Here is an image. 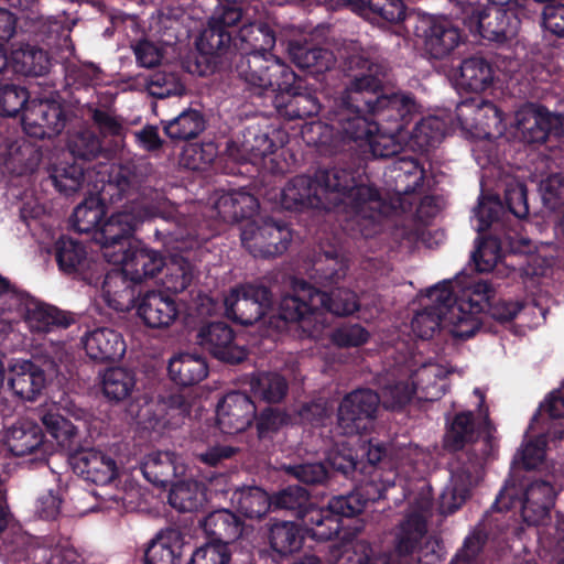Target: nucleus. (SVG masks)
Instances as JSON below:
<instances>
[{
  "instance_id": "1",
  "label": "nucleus",
  "mask_w": 564,
  "mask_h": 564,
  "mask_svg": "<svg viewBox=\"0 0 564 564\" xmlns=\"http://www.w3.org/2000/svg\"><path fill=\"white\" fill-rule=\"evenodd\" d=\"M357 173L351 167L334 166L318 169L313 177L296 175L282 188L281 206L296 212H341L347 235L371 238L380 231L388 206L376 187L357 182Z\"/></svg>"
},
{
  "instance_id": "2",
  "label": "nucleus",
  "mask_w": 564,
  "mask_h": 564,
  "mask_svg": "<svg viewBox=\"0 0 564 564\" xmlns=\"http://www.w3.org/2000/svg\"><path fill=\"white\" fill-rule=\"evenodd\" d=\"M349 84L338 98L325 109L323 118L333 133L334 148L338 152L355 151L365 138L378 131L372 115L365 104L368 95L366 72L351 64V56L345 63Z\"/></svg>"
},
{
  "instance_id": "3",
  "label": "nucleus",
  "mask_w": 564,
  "mask_h": 564,
  "mask_svg": "<svg viewBox=\"0 0 564 564\" xmlns=\"http://www.w3.org/2000/svg\"><path fill=\"white\" fill-rule=\"evenodd\" d=\"M21 321L37 335L67 329L75 323L69 312L34 299L0 274V343Z\"/></svg>"
},
{
  "instance_id": "4",
  "label": "nucleus",
  "mask_w": 564,
  "mask_h": 564,
  "mask_svg": "<svg viewBox=\"0 0 564 564\" xmlns=\"http://www.w3.org/2000/svg\"><path fill=\"white\" fill-rule=\"evenodd\" d=\"M351 64L366 72L368 95H366L368 111L372 115L378 131L388 133H404L414 118L419 115V106L412 94H381L387 76L386 67L364 55H351Z\"/></svg>"
},
{
  "instance_id": "5",
  "label": "nucleus",
  "mask_w": 564,
  "mask_h": 564,
  "mask_svg": "<svg viewBox=\"0 0 564 564\" xmlns=\"http://www.w3.org/2000/svg\"><path fill=\"white\" fill-rule=\"evenodd\" d=\"M455 1L460 4L464 24L488 41L505 43L512 40L521 23L528 20L516 0H487L486 6L470 0Z\"/></svg>"
},
{
  "instance_id": "6",
  "label": "nucleus",
  "mask_w": 564,
  "mask_h": 564,
  "mask_svg": "<svg viewBox=\"0 0 564 564\" xmlns=\"http://www.w3.org/2000/svg\"><path fill=\"white\" fill-rule=\"evenodd\" d=\"M245 10L238 0H219L206 25L196 39L197 67H219L232 51L234 36L242 22Z\"/></svg>"
},
{
  "instance_id": "7",
  "label": "nucleus",
  "mask_w": 564,
  "mask_h": 564,
  "mask_svg": "<svg viewBox=\"0 0 564 564\" xmlns=\"http://www.w3.org/2000/svg\"><path fill=\"white\" fill-rule=\"evenodd\" d=\"M496 433L497 429L488 413L485 414L482 422L477 423L473 411H460L455 413L451 420H446L443 445L448 453L456 454L455 458L462 453L471 451L482 456L484 445L488 440L492 445V451L484 457L485 466L497 457L499 441Z\"/></svg>"
},
{
  "instance_id": "8",
  "label": "nucleus",
  "mask_w": 564,
  "mask_h": 564,
  "mask_svg": "<svg viewBox=\"0 0 564 564\" xmlns=\"http://www.w3.org/2000/svg\"><path fill=\"white\" fill-rule=\"evenodd\" d=\"M555 489L551 481L534 479L524 489L506 485L496 497L491 509L497 512L519 508L528 525H544L555 501Z\"/></svg>"
},
{
  "instance_id": "9",
  "label": "nucleus",
  "mask_w": 564,
  "mask_h": 564,
  "mask_svg": "<svg viewBox=\"0 0 564 564\" xmlns=\"http://www.w3.org/2000/svg\"><path fill=\"white\" fill-rule=\"evenodd\" d=\"M482 451V456L471 451L459 454L449 463L451 478L438 497V509L442 514L455 513L470 497V489L484 470V457L492 451L490 441L485 442Z\"/></svg>"
},
{
  "instance_id": "10",
  "label": "nucleus",
  "mask_w": 564,
  "mask_h": 564,
  "mask_svg": "<svg viewBox=\"0 0 564 564\" xmlns=\"http://www.w3.org/2000/svg\"><path fill=\"white\" fill-rule=\"evenodd\" d=\"M107 262L120 265V271L105 273L102 291L110 294L113 280H130L132 283H141L155 278L165 265V257L162 252L148 247L140 240H134L122 252L116 256L107 254Z\"/></svg>"
},
{
  "instance_id": "11",
  "label": "nucleus",
  "mask_w": 564,
  "mask_h": 564,
  "mask_svg": "<svg viewBox=\"0 0 564 564\" xmlns=\"http://www.w3.org/2000/svg\"><path fill=\"white\" fill-rule=\"evenodd\" d=\"M241 243L254 258H273L285 252L292 240L284 221L272 217L249 220L241 229Z\"/></svg>"
},
{
  "instance_id": "12",
  "label": "nucleus",
  "mask_w": 564,
  "mask_h": 564,
  "mask_svg": "<svg viewBox=\"0 0 564 564\" xmlns=\"http://www.w3.org/2000/svg\"><path fill=\"white\" fill-rule=\"evenodd\" d=\"M274 294L263 281L246 283L226 299V312L235 322L253 325L273 311Z\"/></svg>"
},
{
  "instance_id": "13",
  "label": "nucleus",
  "mask_w": 564,
  "mask_h": 564,
  "mask_svg": "<svg viewBox=\"0 0 564 564\" xmlns=\"http://www.w3.org/2000/svg\"><path fill=\"white\" fill-rule=\"evenodd\" d=\"M53 254L63 274L89 285H102L105 269L101 263L88 257L86 246L82 241L63 235L54 242Z\"/></svg>"
},
{
  "instance_id": "14",
  "label": "nucleus",
  "mask_w": 564,
  "mask_h": 564,
  "mask_svg": "<svg viewBox=\"0 0 564 564\" xmlns=\"http://www.w3.org/2000/svg\"><path fill=\"white\" fill-rule=\"evenodd\" d=\"M7 367L10 389L25 401H35L47 381L58 373V364L51 357L43 360L15 359Z\"/></svg>"
},
{
  "instance_id": "15",
  "label": "nucleus",
  "mask_w": 564,
  "mask_h": 564,
  "mask_svg": "<svg viewBox=\"0 0 564 564\" xmlns=\"http://www.w3.org/2000/svg\"><path fill=\"white\" fill-rule=\"evenodd\" d=\"M380 398L370 389H358L344 397L338 406L337 422L345 435H362L373 425Z\"/></svg>"
},
{
  "instance_id": "16",
  "label": "nucleus",
  "mask_w": 564,
  "mask_h": 564,
  "mask_svg": "<svg viewBox=\"0 0 564 564\" xmlns=\"http://www.w3.org/2000/svg\"><path fill=\"white\" fill-rule=\"evenodd\" d=\"M189 241L188 246L184 241V247H180L181 253L171 256L170 261H165L164 268L166 269L165 275L162 280L163 286L166 291L177 294L187 290L195 276L197 275V257L202 256L204 245L209 240V237L195 236L187 234Z\"/></svg>"
},
{
  "instance_id": "17",
  "label": "nucleus",
  "mask_w": 564,
  "mask_h": 564,
  "mask_svg": "<svg viewBox=\"0 0 564 564\" xmlns=\"http://www.w3.org/2000/svg\"><path fill=\"white\" fill-rule=\"evenodd\" d=\"M144 215L141 210L124 209L113 213L102 221L94 236L101 247L102 257L107 261V254L122 252L130 243L134 231L143 223Z\"/></svg>"
},
{
  "instance_id": "18",
  "label": "nucleus",
  "mask_w": 564,
  "mask_h": 564,
  "mask_svg": "<svg viewBox=\"0 0 564 564\" xmlns=\"http://www.w3.org/2000/svg\"><path fill=\"white\" fill-rule=\"evenodd\" d=\"M65 124L64 107L55 99H33L22 115L23 131L35 140L51 139L59 134Z\"/></svg>"
},
{
  "instance_id": "19",
  "label": "nucleus",
  "mask_w": 564,
  "mask_h": 564,
  "mask_svg": "<svg viewBox=\"0 0 564 564\" xmlns=\"http://www.w3.org/2000/svg\"><path fill=\"white\" fill-rule=\"evenodd\" d=\"M196 338L203 349L223 362L236 365L247 358V349L237 341L235 330L226 322L202 326Z\"/></svg>"
},
{
  "instance_id": "20",
  "label": "nucleus",
  "mask_w": 564,
  "mask_h": 564,
  "mask_svg": "<svg viewBox=\"0 0 564 564\" xmlns=\"http://www.w3.org/2000/svg\"><path fill=\"white\" fill-rule=\"evenodd\" d=\"M73 470L86 481L105 486L119 476L116 459L95 447H78L68 455Z\"/></svg>"
},
{
  "instance_id": "21",
  "label": "nucleus",
  "mask_w": 564,
  "mask_h": 564,
  "mask_svg": "<svg viewBox=\"0 0 564 564\" xmlns=\"http://www.w3.org/2000/svg\"><path fill=\"white\" fill-rule=\"evenodd\" d=\"M467 290L468 302L465 307L486 313L500 324L513 321L524 307L520 301L496 299L494 285L485 280L471 282Z\"/></svg>"
},
{
  "instance_id": "22",
  "label": "nucleus",
  "mask_w": 564,
  "mask_h": 564,
  "mask_svg": "<svg viewBox=\"0 0 564 564\" xmlns=\"http://www.w3.org/2000/svg\"><path fill=\"white\" fill-rule=\"evenodd\" d=\"M427 296L433 301V304L417 311L411 321L413 334L423 340L431 339L441 327L445 328L447 314H453L451 312L452 290L449 282L431 288Z\"/></svg>"
},
{
  "instance_id": "23",
  "label": "nucleus",
  "mask_w": 564,
  "mask_h": 564,
  "mask_svg": "<svg viewBox=\"0 0 564 564\" xmlns=\"http://www.w3.org/2000/svg\"><path fill=\"white\" fill-rule=\"evenodd\" d=\"M455 115L463 127L471 126L480 129L486 138L501 134L505 130L503 112L492 101L479 96L459 101Z\"/></svg>"
},
{
  "instance_id": "24",
  "label": "nucleus",
  "mask_w": 564,
  "mask_h": 564,
  "mask_svg": "<svg viewBox=\"0 0 564 564\" xmlns=\"http://www.w3.org/2000/svg\"><path fill=\"white\" fill-rule=\"evenodd\" d=\"M317 288L310 284L303 279L293 278L291 281V290L282 295L276 315L285 324L303 323L319 312L318 302L315 301Z\"/></svg>"
},
{
  "instance_id": "25",
  "label": "nucleus",
  "mask_w": 564,
  "mask_h": 564,
  "mask_svg": "<svg viewBox=\"0 0 564 564\" xmlns=\"http://www.w3.org/2000/svg\"><path fill=\"white\" fill-rule=\"evenodd\" d=\"M257 406L251 398L240 391L225 394L216 408L218 429L227 435L246 431L254 421Z\"/></svg>"
},
{
  "instance_id": "26",
  "label": "nucleus",
  "mask_w": 564,
  "mask_h": 564,
  "mask_svg": "<svg viewBox=\"0 0 564 564\" xmlns=\"http://www.w3.org/2000/svg\"><path fill=\"white\" fill-rule=\"evenodd\" d=\"M563 117L541 105H530L517 113V129L529 144L544 143L549 135H558Z\"/></svg>"
},
{
  "instance_id": "27",
  "label": "nucleus",
  "mask_w": 564,
  "mask_h": 564,
  "mask_svg": "<svg viewBox=\"0 0 564 564\" xmlns=\"http://www.w3.org/2000/svg\"><path fill=\"white\" fill-rule=\"evenodd\" d=\"M271 54L235 53L226 54V62L219 67L212 68L204 65L199 75L205 76L216 72L230 70L236 74L245 84L253 89L261 90Z\"/></svg>"
},
{
  "instance_id": "28",
  "label": "nucleus",
  "mask_w": 564,
  "mask_h": 564,
  "mask_svg": "<svg viewBox=\"0 0 564 564\" xmlns=\"http://www.w3.org/2000/svg\"><path fill=\"white\" fill-rule=\"evenodd\" d=\"M417 31L422 32L425 52L435 59L448 56L463 39L459 29L443 17L423 19Z\"/></svg>"
},
{
  "instance_id": "29",
  "label": "nucleus",
  "mask_w": 564,
  "mask_h": 564,
  "mask_svg": "<svg viewBox=\"0 0 564 564\" xmlns=\"http://www.w3.org/2000/svg\"><path fill=\"white\" fill-rule=\"evenodd\" d=\"M330 7H345L372 23L398 24L406 18L403 0H330Z\"/></svg>"
},
{
  "instance_id": "30",
  "label": "nucleus",
  "mask_w": 564,
  "mask_h": 564,
  "mask_svg": "<svg viewBox=\"0 0 564 564\" xmlns=\"http://www.w3.org/2000/svg\"><path fill=\"white\" fill-rule=\"evenodd\" d=\"M264 540L271 558L281 562L302 549L304 532L296 522L276 520L267 524Z\"/></svg>"
},
{
  "instance_id": "31",
  "label": "nucleus",
  "mask_w": 564,
  "mask_h": 564,
  "mask_svg": "<svg viewBox=\"0 0 564 564\" xmlns=\"http://www.w3.org/2000/svg\"><path fill=\"white\" fill-rule=\"evenodd\" d=\"M274 105L279 113L290 120L312 118L326 109L323 108L316 90L310 88L305 80L301 88L276 95Z\"/></svg>"
},
{
  "instance_id": "32",
  "label": "nucleus",
  "mask_w": 564,
  "mask_h": 564,
  "mask_svg": "<svg viewBox=\"0 0 564 564\" xmlns=\"http://www.w3.org/2000/svg\"><path fill=\"white\" fill-rule=\"evenodd\" d=\"M87 356L98 362L115 361L126 352L122 335L109 327H97L82 337Z\"/></svg>"
},
{
  "instance_id": "33",
  "label": "nucleus",
  "mask_w": 564,
  "mask_h": 564,
  "mask_svg": "<svg viewBox=\"0 0 564 564\" xmlns=\"http://www.w3.org/2000/svg\"><path fill=\"white\" fill-rule=\"evenodd\" d=\"M137 313L150 328H167L178 316L175 301L161 291H149L140 300Z\"/></svg>"
},
{
  "instance_id": "34",
  "label": "nucleus",
  "mask_w": 564,
  "mask_h": 564,
  "mask_svg": "<svg viewBox=\"0 0 564 564\" xmlns=\"http://www.w3.org/2000/svg\"><path fill=\"white\" fill-rule=\"evenodd\" d=\"M208 542L228 546L242 536L245 522L228 509L209 512L200 522Z\"/></svg>"
},
{
  "instance_id": "35",
  "label": "nucleus",
  "mask_w": 564,
  "mask_h": 564,
  "mask_svg": "<svg viewBox=\"0 0 564 564\" xmlns=\"http://www.w3.org/2000/svg\"><path fill=\"white\" fill-rule=\"evenodd\" d=\"M388 169L389 183L397 195H411L422 189L425 171L419 160L405 155L397 156Z\"/></svg>"
},
{
  "instance_id": "36",
  "label": "nucleus",
  "mask_w": 564,
  "mask_h": 564,
  "mask_svg": "<svg viewBox=\"0 0 564 564\" xmlns=\"http://www.w3.org/2000/svg\"><path fill=\"white\" fill-rule=\"evenodd\" d=\"M177 460L178 456L173 452H153L142 458L140 470L153 486L165 488L184 473V466Z\"/></svg>"
},
{
  "instance_id": "37",
  "label": "nucleus",
  "mask_w": 564,
  "mask_h": 564,
  "mask_svg": "<svg viewBox=\"0 0 564 564\" xmlns=\"http://www.w3.org/2000/svg\"><path fill=\"white\" fill-rule=\"evenodd\" d=\"M51 65L48 53L29 43H21L14 46L11 50L8 62V67H10L14 74L24 77L44 76L48 73Z\"/></svg>"
},
{
  "instance_id": "38",
  "label": "nucleus",
  "mask_w": 564,
  "mask_h": 564,
  "mask_svg": "<svg viewBox=\"0 0 564 564\" xmlns=\"http://www.w3.org/2000/svg\"><path fill=\"white\" fill-rule=\"evenodd\" d=\"M495 80V67L491 61L482 55L464 58L459 66L457 86L459 89L480 94L490 88Z\"/></svg>"
},
{
  "instance_id": "39",
  "label": "nucleus",
  "mask_w": 564,
  "mask_h": 564,
  "mask_svg": "<svg viewBox=\"0 0 564 564\" xmlns=\"http://www.w3.org/2000/svg\"><path fill=\"white\" fill-rule=\"evenodd\" d=\"M275 45V32L265 22L242 24L234 36L232 52L270 54Z\"/></svg>"
},
{
  "instance_id": "40",
  "label": "nucleus",
  "mask_w": 564,
  "mask_h": 564,
  "mask_svg": "<svg viewBox=\"0 0 564 564\" xmlns=\"http://www.w3.org/2000/svg\"><path fill=\"white\" fill-rule=\"evenodd\" d=\"M170 379L181 388L194 387L207 378L209 366L207 359L197 354L181 352L170 359Z\"/></svg>"
},
{
  "instance_id": "41",
  "label": "nucleus",
  "mask_w": 564,
  "mask_h": 564,
  "mask_svg": "<svg viewBox=\"0 0 564 564\" xmlns=\"http://www.w3.org/2000/svg\"><path fill=\"white\" fill-rule=\"evenodd\" d=\"M288 53L291 61L300 68L319 75L329 70L336 59L328 48L317 46L312 42L290 41Z\"/></svg>"
},
{
  "instance_id": "42",
  "label": "nucleus",
  "mask_w": 564,
  "mask_h": 564,
  "mask_svg": "<svg viewBox=\"0 0 564 564\" xmlns=\"http://www.w3.org/2000/svg\"><path fill=\"white\" fill-rule=\"evenodd\" d=\"M348 271L347 260L339 253L337 248L317 252L308 269V276L315 284L328 286L337 284L345 278Z\"/></svg>"
},
{
  "instance_id": "43",
  "label": "nucleus",
  "mask_w": 564,
  "mask_h": 564,
  "mask_svg": "<svg viewBox=\"0 0 564 564\" xmlns=\"http://www.w3.org/2000/svg\"><path fill=\"white\" fill-rule=\"evenodd\" d=\"M4 443L14 456L32 454L44 443L43 430L31 420H19L7 430Z\"/></svg>"
},
{
  "instance_id": "44",
  "label": "nucleus",
  "mask_w": 564,
  "mask_h": 564,
  "mask_svg": "<svg viewBox=\"0 0 564 564\" xmlns=\"http://www.w3.org/2000/svg\"><path fill=\"white\" fill-rule=\"evenodd\" d=\"M398 139H405L404 133H388L380 129L365 138L355 150L352 165L359 167L360 162L367 159H390L397 156L401 151Z\"/></svg>"
},
{
  "instance_id": "45",
  "label": "nucleus",
  "mask_w": 564,
  "mask_h": 564,
  "mask_svg": "<svg viewBox=\"0 0 564 564\" xmlns=\"http://www.w3.org/2000/svg\"><path fill=\"white\" fill-rule=\"evenodd\" d=\"M214 207L224 221L239 223L256 214L259 202L256 196L243 189H232L220 195Z\"/></svg>"
},
{
  "instance_id": "46",
  "label": "nucleus",
  "mask_w": 564,
  "mask_h": 564,
  "mask_svg": "<svg viewBox=\"0 0 564 564\" xmlns=\"http://www.w3.org/2000/svg\"><path fill=\"white\" fill-rule=\"evenodd\" d=\"M468 302V290L466 289L460 297H455L452 292L451 312L446 316V327L453 337L458 339H469L476 335L480 328V321L475 316L480 312H474L465 307Z\"/></svg>"
},
{
  "instance_id": "47",
  "label": "nucleus",
  "mask_w": 564,
  "mask_h": 564,
  "mask_svg": "<svg viewBox=\"0 0 564 564\" xmlns=\"http://www.w3.org/2000/svg\"><path fill=\"white\" fill-rule=\"evenodd\" d=\"M395 473L390 471L387 477L381 470H370L359 475L354 481L358 485L356 494L362 501L364 508L368 502H377L381 499H389V492L395 489Z\"/></svg>"
},
{
  "instance_id": "48",
  "label": "nucleus",
  "mask_w": 564,
  "mask_h": 564,
  "mask_svg": "<svg viewBox=\"0 0 564 564\" xmlns=\"http://www.w3.org/2000/svg\"><path fill=\"white\" fill-rule=\"evenodd\" d=\"M237 510L246 518L262 519L273 507L272 496L258 486H246L232 495Z\"/></svg>"
},
{
  "instance_id": "49",
  "label": "nucleus",
  "mask_w": 564,
  "mask_h": 564,
  "mask_svg": "<svg viewBox=\"0 0 564 564\" xmlns=\"http://www.w3.org/2000/svg\"><path fill=\"white\" fill-rule=\"evenodd\" d=\"M164 133L174 141H188L197 138L206 128L204 115L187 108L175 118L162 121Z\"/></svg>"
},
{
  "instance_id": "50",
  "label": "nucleus",
  "mask_w": 564,
  "mask_h": 564,
  "mask_svg": "<svg viewBox=\"0 0 564 564\" xmlns=\"http://www.w3.org/2000/svg\"><path fill=\"white\" fill-rule=\"evenodd\" d=\"M203 485L196 480H180L172 484L169 503L180 512H195L206 503Z\"/></svg>"
},
{
  "instance_id": "51",
  "label": "nucleus",
  "mask_w": 564,
  "mask_h": 564,
  "mask_svg": "<svg viewBox=\"0 0 564 564\" xmlns=\"http://www.w3.org/2000/svg\"><path fill=\"white\" fill-rule=\"evenodd\" d=\"M104 200V197L90 195L76 206L72 214L73 228L80 234L93 232L95 236L106 215Z\"/></svg>"
},
{
  "instance_id": "52",
  "label": "nucleus",
  "mask_w": 564,
  "mask_h": 564,
  "mask_svg": "<svg viewBox=\"0 0 564 564\" xmlns=\"http://www.w3.org/2000/svg\"><path fill=\"white\" fill-rule=\"evenodd\" d=\"M272 501L274 509L285 510L301 521L316 507L310 491L299 485H290L276 491L272 496Z\"/></svg>"
},
{
  "instance_id": "53",
  "label": "nucleus",
  "mask_w": 564,
  "mask_h": 564,
  "mask_svg": "<svg viewBox=\"0 0 564 564\" xmlns=\"http://www.w3.org/2000/svg\"><path fill=\"white\" fill-rule=\"evenodd\" d=\"M302 82L304 79L296 75L291 66L271 55L260 91L271 89L276 91V95L286 94L301 88Z\"/></svg>"
},
{
  "instance_id": "54",
  "label": "nucleus",
  "mask_w": 564,
  "mask_h": 564,
  "mask_svg": "<svg viewBox=\"0 0 564 564\" xmlns=\"http://www.w3.org/2000/svg\"><path fill=\"white\" fill-rule=\"evenodd\" d=\"M446 134L445 122L435 116L421 118L412 129H406L405 138H409L414 145L422 151H429L437 147Z\"/></svg>"
},
{
  "instance_id": "55",
  "label": "nucleus",
  "mask_w": 564,
  "mask_h": 564,
  "mask_svg": "<svg viewBox=\"0 0 564 564\" xmlns=\"http://www.w3.org/2000/svg\"><path fill=\"white\" fill-rule=\"evenodd\" d=\"M85 170L83 163L65 161L51 167L48 178L59 194L72 196L82 188Z\"/></svg>"
},
{
  "instance_id": "56",
  "label": "nucleus",
  "mask_w": 564,
  "mask_h": 564,
  "mask_svg": "<svg viewBox=\"0 0 564 564\" xmlns=\"http://www.w3.org/2000/svg\"><path fill=\"white\" fill-rule=\"evenodd\" d=\"M326 463L334 473L341 474L351 480H355L366 469L364 460L359 459L358 452L346 443L336 444L328 452Z\"/></svg>"
},
{
  "instance_id": "57",
  "label": "nucleus",
  "mask_w": 564,
  "mask_h": 564,
  "mask_svg": "<svg viewBox=\"0 0 564 564\" xmlns=\"http://www.w3.org/2000/svg\"><path fill=\"white\" fill-rule=\"evenodd\" d=\"M302 523L317 541H329L339 536L341 520L335 517L327 508L315 507L311 509Z\"/></svg>"
},
{
  "instance_id": "58",
  "label": "nucleus",
  "mask_w": 564,
  "mask_h": 564,
  "mask_svg": "<svg viewBox=\"0 0 564 564\" xmlns=\"http://www.w3.org/2000/svg\"><path fill=\"white\" fill-rule=\"evenodd\" d=\"M425 533V519L419 513L409 514L400 524L394 545L395 553L400 556L413 554Z\"/></svg>"
},
{
  "instance_id": "59",
  "label": "nucleus",
  "mask_w": 564,
  "mask_h": 564,
  "mask_svg": "<svg viewBox=\"0 0 564 564\" xmlns=\"http://www.w3.org/2000/svg\"><path fill=\"white\" fill-rule=\"evenodd\" d=\"M42 423L46 432L56 441L61 448L68 452V455L79 447L77 427L62 414L48 411L43 415Z\"/></svg>"
},
{
  "instance_id": "60",
  "label": "nucleus",
  "mask_w": 564,
  "mask_h": 564,
  "mask_svg": "<svg viewBox=\"0 0 564 564\" xmlns=\"http://www.w3.org/2000/svg\"><path fill=\"white\" fill-rule=\"evenodd\" d=\"M315 301L319 311H326L337 316H346L359 308L357 294L348 289H335L329 293L317 289Z\"/></svg>"
},
{
  "instance_id": "61",
  "label": "nucleus",
  "mask_w": 564,
  "mask_h": 564,
  "mask_svg": "<svg viewBox=\"0 0 564 564\" xmlns=\"http://www.w3.org/2000/svg\"><path fill=\"white\" fill-rule=\"evenodd\" d=\"M140 176L133 165H119L109 172L107 184L102 187V194L108 193L111 200L128 198L130 192L140 186Z\"/></svg>"
},
{
  "instance_id": "62",
  "label": "nucleus",
  "mask_w": 564,
  "mask_h": 564,
  "mask_svg": "<svg viewBox=\"0 0 564 564\" xmlns=\"http://www.w3.org/2000/svg\"><path fill=\"white\" fill-rule=\"evenodd\" d=\"M511 238L510 234H507L503 238L497 235H489L488 237L481 238L475 251L471 253V260L476 271L482 273L494 270L502 257V250L506 247L505 240H510Z\"/></svg>"
},
{
  "instance_id": "63",
  "label": "nucleus",
  "mask_w": 564,
  "mask_h": 564,
  "mask_svg": "<svg viewBox=\"0 0 564 564\" xmlns=\"http://www.w3.org/2000/svg\"><path fill=\"white\" fill-rule=\"evenodd\" d=\"M134 387V375L121 367L109 368L102 376V392L110 401L120 402L126 400L131 394Z\"/></svg>"
},
{
  "instance_id": "64",
  "label": "nucleus",
  "mask_w": 564,
  "mask_h": 564,
  "mask_svg": "<svg viewBox=\"0 0 564 564\" xmlns=\"http://www.w3.org/2000/svg\"><path fill=\"white\" fill-rule=\"evenodd\" d=\"M42 161V151L28 140L12 145L9 151L8 165L17 175L32 174Z\"/></svg>"
}]
</instances>
